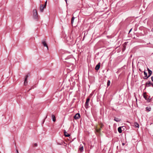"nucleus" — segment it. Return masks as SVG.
I'll return each mask as SVG.
<instances>
[{
    "label": "nucleus",
    "mask_w": 153,
    "mask_h": 153,
    "mask_svg": "<svg viewBox=\"0 0 153 153\" xmlns=\"http://www.w3.org/2000/svg\"><path fill=\"white\" fill-rule=\"evenodd\" d=\"M64 133L65 136L66 137H69L70 136V134L67 133L65 130L64 131Z\"/></svg>",
    "instance_id": "13"
},
{
    "label": "nucleus",
    "mask_w": 153,
    "mask_h": 153,
    "mask_svg": "<svg viewBox=\"0 0 153 153\" xmlns=\"http://www.w3.org/2000/svg\"><path fill=\"white\" fill-rule=\"evenodd\" d=\"M131 30H132V28H131V29L129 31V33H130V32L131 31Z\"/></svg>",
    "instance_id": "29"
},
{
    "label": "nucleus",
    "mask_w": 153,
    "mask_h": 153,
    "mask_svg": "<svg viewBox=\"0 0 153 153\" xmlns=\"http://www.w3.org/2000/svg\"><path fill=\"white\" fill-rule=\"evenodd\" d=\"M63 143L64 144V145L66 146L67 144L64 142H63Z\"/></svg>",
    "instance_id": "26"
},
{
    "label": "nucleus",
    "mask_w": 153,
    "mask_h": 153,
    "mask_svg": "<svg viewBox=\"0 0 153 153\" xmlns=\"http://www.w3.org/2000/svg\"><path fill=\"white\" fill-rule=\"evenodd\" d=\"M52 117L53 121V122H55L56 121V118L55 116L54 115L52 114Z\"/></svg>",
    "instance_id": "15"
},
{
    "label": "nucleus",
    "mask_w": 153,
    "mask_h": 153,
    "mask_svg": "<svg viewBox=\"0 0 153 153\" xmlns=\"http://www.w3.org/2000/svg\"><path fill=\"white\" fill-rule=\"evenodd\" d=\"M100 128H96V131L97 132V133H99L100 130Z\"/></svg>",
    "instance_id": "20"
},
{
    "label": "nucleus",
    "mask_w": 153,
    "mask_h": 153,
    "mask_svg": "<svg viewBox=\"0 0 153 153\" xmlns=\"http://www.w3.org/2000/svg\"><path fill=\"white\" fill-rule=\"evenodd\" d=\"M80 117V115L79 113L76 114L74 117V118L75 119H77L79 118Z\"/></svg>",
    "instance_id": "8"
},
{
    "label": "nucleus",
    "mask_w": 153,
    "mask_h": 153,
    "mask_svg": "<svg viewBox=\"0 0 153 153\" xmlns=\"http://www.w3.org/2000/svg\"><path fill=\"white\" fill-rule=\"evenodd\" d=\"M74 19H75V18L74 17H72V18L71 19V20L72 24H73Z\"/></svg>",
    "instance_id": "19"
},
{
    "label": "nucleus",
    "mask_w": 153,
    "mask_h": 153,
    "mask_svg": "<svg viewBox=\"0 0 153 153\" xmlns=\"http://www.w3.org/2000/svg\"><path fill=\"white\" fill-rule=\"evenodd\" d=\"M42 44H43V45L44 47H46L47 48V50H48V47L45 41H43L42 42Z\"/></svg>",
    "instance_id": "7"
},
{
    "label": "nucleus",
    "mask_w": 153,
    "mask_h": 153,
    "mask_svg": "<svg viewBox=\"0 0 153 153\" xmlns=\"http://www.w3.org/2000/svg\"><path fill=\"white\" fill-rule=\"evenodd\" d=\"M118 146H117V149L118 148Z\"/></svg>",
    "instance_id": "32"
},
{
    "label": "nucleus",
    "mask_w": 153,
    "mask_h": 153,
    "mask_svg": "<svg viewBox=\"0 0 153 153\" xmlns=\"http://www.w3.org/2000/svg\"><path fill=\"white\" fill-rule=\"evenodd\" d=\"M65 0L66 2V3H67V0Z\"/></svg>",
    "instance_id": "31"
},
{
    "label": "nucleus",
    "mask_w": 153,
    "mask_h": 153,
    "mask_svg": "<svg viewBox=\"0 0 153 153\" xmlns=\"http://www.w3.org/2000/svg\"><path fill=\"white\" fill-rule=\"evenodd\" d=\"M57 145H61L63 144V143L62 141L61 143L57 142Z\"/></svg>",
    "instance_id": "23"
},
{
    "label": "nucleus",
    "mask_w": 153,
    "mask_h": 153,
    "mask_svg": "<svg viewBox=\"0 0 153 153\" xmlns=\"http://www.w3.org/2000/svg\"><path fill=\"white\" fill-rule=\"evenodd\" d=\"M121 120L120 119L115 117V121L117 122H120Z\"/></svg>",
    "instance_id": "17"
},
{
    "label": "nucleus",
    "mask_w": 153,
    "mask_h": 153,
    "mask_svg": "<svg viewBox=\"0 0 153 153\" xmlns=\"http://www.w3.org/2000/svg\"><path fill=\"white\" fill-rule=\"evenodd\" d=\"M122 144L123 146H124L125 144L124 143H123Z\"/></svg>",
    "instance_id": "30"
},
{
    "label": "nucleus",
    "mask_w": 153,
    "mask_h": 153,
    "mask_svg": "<svg viewBox=\"0 0 153 153\" xmlns=\"http://www.w3.org/2000/svg\"><path fill=\"white\" fill-rule=\"evenodd\" d=\"M146 111H151V108H149L148 107H147L146 108Z\"/></svg>",
    "instance_id": "16"
},
{
    "label": "nucleus",
    "mask_w": 153,
    "mask_h": 153,
    "mask_svg": "<svg viewBox=\"0 0 153 153\" xmlns=\"http://www.w3.org/2000/svg\"><path fill=\"white\" fill-rule=\"evenodd\" d=\"M45 7H44V6L42 4H41L40 7V11L42 12H43L44 9L45 8Z\"/></svg>",
    "instance_id": "6"
},
{
    "label": "nucleus",
    "mask_w": 153,
    "mask_h": 153,
    "mask_svg": "<svg viewBox=\"0 0 153 153\" xmlns=\"http://www.w3.org/2000/svg\"><path fill=\"white\" fill-rule=\"evenodd\" d=\"M28 77V75H26L25 76V80L24 85L26 86L27 83V79Z\"/></svg>",
    "instance_id": "10"
},
{
    "label": "nucleus",
    "mask_w": 153,
    "mask_h": 153,
    "mask_svg": "<svg viewBox=\"0 0 153 153\" xmlns=\"http://www.w3.org/2000/svg\"><path fill=\"white\" fill-rule=\"evenodd\" d=\"M123 127H125L124 126L120 127H118V131L120 133H122V128H123Z\"/></svg>",
    "instance_id": "9"
},
{
    "label": "nucleus",
    "mask_w": 153,
    "mask_h": 153,
    "mask_svg": "<svg viewBox=\"0 0 153 153\" xmlns=\"http://www.w3.org/2000/svg\"><path fill=\"white\" fill-rule=\"evenodd\" d=\"M90 100L89 98H88L86 100V102L85 103V107L86 108H87L88 107V103Z\"/></svg>",
    "instance_id": "5"
},
{
    "label": "nucleus",
    "mask_w": 153,
    "mask_h": 153,
    "mask_svg": "<svg viewBox=\"0 0 153 153\" xmlns=\"http://www.w3.org/2000/svg\"><path fill=\"white\" fill-rule=\"evenodd\" d=\"M151 78L152 81L153 82V76H152Z\"/></svg>",
    "instance_id": "25"
},
{
    "label": "nucleus",
    "mask_w": 153,
    "mask_h": 153,
    "mask_svg": "<svg viewBox=\"0 0 153 153\" xmlns=\"http://www.w3.org/2000/svg\"><path fill=\"white\" fill-rule=\"evenodd\" d=\"M121 42H120V41H118V45H117V47L116 48H115V49H116L117 47H118L119 46H120V45H121Z\"/></svg>",
    "instance_id": "21"
},
{
    "label": "nucleus",
    "mask_w": 153,
    "mask_h": 153,
    "mask_svg": "<svg viewBox=\"0 0 153 153\" xmlns=\"http://www.w3.org/2000/svg\"><path fill=\"white\" fill-rule=\"evenodd\" d=\"M152 83H151L150 81H148L147 82L145 85V87H148L152 85Z\"/></svg>",
    "instance_id": "4"
},
{
    "label": "nucleus",
    "mask_w": 153,
    "mask_h": 153,
    "mask_svg": "<svg viewBox=\"0 0 153 153\" xmlns=\"http://www.w3.org/2000/svg\"><path fill=\"white\" fill-rule=\"evenodd\" d=\"M110 84V80H108V81L107 83V86H109Z\"/></svg>",
    "instance_id": "22"
},
{
    "label": "nucleus",
    "mask_w": 153,
    "mask_h": 153,
    "mask_svg": "<svg viewBox=\"0 0 153 153\" xmlns=\"http://www.w3.org/2000/svg\"><path fill=\"white\" fill-rule=\"evenodd\" d=\"M34 145V146H37V144L36 143H35Z\"/></svg>",
    "instance_id": "27"
},
{
    "label": "nucleus",
    "mask_w": 153,
    "mask_h": 153,
    "mask_svg": "<svg viewBox=\"0 0 153 153\" xmlns=\"http://www.w3.org/2000/svg\"><path fill=\"white\" fill-rule=\"evenodd\" d=\"M146 92H145L143 93V97L146 100L147 102H150V100L151 99H150V96L148 98H147V95H146Z\"/></svg>",
    "instance_id": "2"
},
{
    "label": "nucleus",
    "mask_w": 153,
    "mask_h": 153,
    "mask_svg": "<svg viewBox=\"0 0 153 153\" xmlns=\"http://www.w3.org/2000/svg\"><path fill=\"white\" fill-rule=\"evenodd\" d=\"M47 3V1H46L45 2V4L44 6V7H46V6Z\"/></svg>",
    "instance_id": "24"
},
{
    "label": "nucleus",
    "mask_w": 153,
    "mask_h": 153,
    "mask_svg": "<svg viewBox=\"0 0 153 153\" xmlns=\"http://www.w3.org/2000/svg\"><path fill=\"white\" fill-rule=\"evenodd\" d=\"M148 76L147 77H143V79H147L152 74V71L150 70L149 68H148Z\"/></svg>",
    "instance_id": "3"
},
{
    "label": "nucleus",
    "mask_w": 153,
    "mask_h": 153,
    "mask_svg": "<svg viewBox=\"0 0 153 153\" xmlns=\"http://www.w3.org/2000/svg\"><path fill=\"white\" fill-rule=\"evenodd\" d=\"M16 152H17L16 153H19V152H18V150H17V149H16Z\"/></svg>",
    "instance_id": "28"
},
{
    "label": "nucleus",
    "mask_w": 153,
    "mask_h": 153,
    "mask_svg": "<svg viewBox=\"0 0 153 153\" xmlns=\"http://www.w3.org/2000/svg\"><path fill=\"white\" fill-rule=\"evenodd\" d=\"M134 126L135 127H136V128H139V125L137 123L135 122L134 123Z\"/></svg>",
    "instance_id": "14"
},
{
    "label": "nucleus",
    "mask_w": 153,
    "mask_h": 153,
    "mask_svg": "<svg viewBox=\"0 0 153 153\" xmlns=\"http://www.w3.org/2000/svg\"><path fill=\"white\" fill-rule=\"evenodd\" d=\"M47 117V116H46V117H45V118H46Z\"/></svg>",
    "instance_id": "33"
},
{
    "label": "nucleus",
    "mask_w": 153,
    "mask_h": 153,
    "mask_svg": "<svg viewBox=\"0 0 153 153\" xmlns=\"http://www.w3.org/2000/svg\"><path fill=\"white\" fill-rule=\"evenodd\" d=\"M79 150L81 152H82L83 150V146L81 144L79 146Z\"/></svg>",
    "instance_id": "11"
},
{
    "label": "nucleus",
    "mask_w": 153,
    "mask_h": 153,
    "mask_svg": "<svg viewBox=\"0 0 153 153\" xmlns=\"http://www.w3.org/2000/svg\"><path fill=\"white\" fill-rule=\"evenodd\" d=\"M100 67V63H99L96 66L95 69L98 70L99 69Z\"/></svg>",
    "instance_id": "12"
},
{
    "label": "nucleus",
    "mask_w": 153,
    "mask_h": 153,
    "mask_svg": "<svg viewBox=\"0 0 153 153\" xmlns=\"http://www.w3.org/2000/svg\"><path fill=\"white\" fill-rule=\"evenodd\" d=\"M33 18L37 20L38 16L37 10L36 9H34L33 10Z\"/></svg>",
    "instance_id": "1"
},
{
    "label": "nucleus",
    "mask_w": 153,
    "mask_h": 153,
    "mask_svg": "<svg viewBox=\"0 0 153 153\" xmlns=\"http://www.w3.org/2000/svg\"><path fill=\"white\" fill-rule=\"evenodd\" d=\"M144 74L145 75V76L144 77H148V76H147V74L146 72L145 71H144Z\"/></svg>",
    "instance_id": "18"
}]
</instances>
